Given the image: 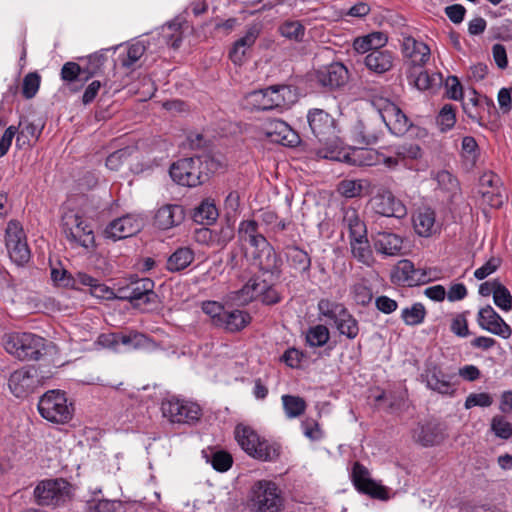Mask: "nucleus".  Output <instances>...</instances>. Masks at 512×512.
<instances>
[{
	"label": "nucleus",
	"instance_id": "10",
	"mask_svg": "<svg viewBox=\"0 0 512 512\" xmlns=\"http://www.w3.org/2000/svg\"><path fill=\"white\" fill-rule=\"evenodd\" d=\"M34 496L39 505L58 506L69 499L70 485L63 479L43 480L36 486Z\"/></svg>",
	"mask_w": 512,
	"mask_h": 512
},
{
	"label": "nucleus",
	"instance_id": "19",
	"mask_svg": "<svg viewBox=\"0 0 512 512\" xmlns=\"http://www.w3.org/2000/svg\"><path fill=\"white\" fill-rule=\"evenodd\" d=\"M383 119V125L396 135H404L411 127V122L402 110L394 103L384 100L383 106L378 109Z\"/></svg>",
	"mask_w": 512,
	"mask_h": 512
},
{
	"label": "nucleus",
	"instance_id": "3",
	"mask_svg": "<svg viewBox=\"0 0 512 512\" xmlns=\"http://www.w3.org/2000/svg\"><path fill=\"white\" fill-rule=\"evenodd\" d=\"M235 438L241 448L254 459L272 462L278 459L281 453V446L261 437L249 426L237 425Z\"/></svg>",
	"mask_w": 512,
	"mask_h": 512
},
{
	"label": "nucleus",
	"instance_id": "33",
	"mask_svg": "<svg viewBox=\"0 0 512 512\" xmlns=\"http://www.w3.org/2000/svg\"><path fill=\"white\" fill-rule=\"evenodd\" d=\"M413 225L418 235L431 236L436 231L434 211L430 208L419 209L413 217Z\"/></svg>",
	"mask_w": 512,
	"mask_h": 512
},
{
	"label": "nucleus",
	"instance_id": "14",
	"mask_svg": "<svg viewBox=\"0 0 512 512\" xmlns=\"http://www.w3.org/2000/svg\"><path fill=\"white\" fill-rule=\"evenodd\" d=\"M118 297L131 302L134 306H140L154 302L157 296L154 292V282L149 278H142L120 287Z\"/></svg>",
	"mask_w": 512,
	"mask_h": 512
},
{
	"label": "nucleus",
	"instance_id": "58",
	"mask_svg": "<svg viewBox=\"0 0 512 512\" xmlns=\"http://www.w3.org/2000/svg\"><path fill=\"white\" fill-rule=\"evenodd\" d=\"M26 241L23 228L17 221H10L6 228V247H12L13 244H19Z\"/></svg>",
	"mask_w": 512,
	"mask_h": 512
},
{
	"label": "nucleus",
	"instance_id": "49",
	"mask_svg": "<svg viewBox=\"0 0 512 512\" xmlns=\"http://www.w3.org/2000/svg\"><path fill=\"white\" fill-rule=\"evenodd\" d=\"M478 104L479 99L475 90H471L467 97L462 99V108L464 113L473 122L477 123L479 126H483L482 118L477 110Z\"/></svg>",
	"mask_w": 512,
	"mask_h": 512
},
{
	"label": "nucleus",
	"instance_id": "5",
	"mask_svg": "<svg viewBox=\"0 0 512 512\" xmlns=\"http://www.w3.org/2000/svg\"><path fill=\"white\" fill-rule=\"evenodd\" d=\"M249 506L253 512H280L283 508L281 491L274 482L259 480L251 487Z\"/></svg>",
	"mask_w": 512,
	"mask_h": 512
},
{
	"label": "nucleus",
	"instance_id": "45",
	"mask_svg": "<svg viewBox=\"0 0 512 512\" xmlns=\"http://www.w3.org/2000/svg\"><path fill=\"white\" fill-rule=\"evenodd\" d=\"M217 217L218 210L216 206L208 200L202 201L193 214L194 221L201 224H211Z\"/></svg>",
	"mask_w": 512,
	"mask_h": 512
},
{
	"label": "nucleus",
	"instance_id": "24",
	"mask_svg": "<svg viewBox=\"0 0 512 512\" xmlns=\"http://www.w3.org/2000/svg\"><path fill=\"white\" fill-rule=\"evenodd\" d=\"M307 121L312 133L319 141L327 140L335 133V120L326 111L318 108L309 110Z\"/></svg>",
	"mask_w": 512,
	"mask_h": 512
},
{
	"label": "nucleus",
	"instance_id": "54",
	"mask_svg": "<svg viewBox=\"0 0 512 512\" xmlns=\"http://www.w3.org/2000/svg\"><path fill=\"white\" fill-rule=\"evenodd\" d=\"M395 155L401 159L405 164L406 160H416L422 157V150L417 144L406 143L396 146L394 149Z\"/></svg>",
	"mask_w": 512,
	"mask_h": 512
},
{
	"label": "nucleus",
	"instance_id": "12",
	"mask_svg": "<svg viewBox=\"0 0 512 512\" xmlns=\"http://www.w3.org/2000/svg\"><path fill=\"white\" fill-rule=\"evenodd\" d=\"M42 385L38 369L33 366L22 367L10 374L8 387L17 398H25Z\"/></svg>",
	"mask_w": 512,
	"mask_h": 512
},
{
	"label": "nucleus",
	"instance_id": "6",
	"mask_svg": "<svg viewBox=\"0 0 512 512\" xmlns=\"http://www.w3.org/2000/svg\"><path fill=\"white\" fill-rule=\"evenodd\" d=\"M40 415L53 423L64 424L72 419L74 407L60 390L47 391L38 402Z\"/></svg>",
	"mask_w": 512,
	"mask_h": 512
},
{
	"label": "nucleus",
	"instance_id": "13",
	"mask_svg": "<svg viewBox=\"0 0 512 512\" xmlns=\"http://www.w3.org/2000/svg\"><path fill=\"white\" fill-rule=\"evenodd\" d=\"M163 415L173 423L191 424L200 419L201 408L190 401L171 398L162 403Z\"/></svg>",
	"mask_w": 512,
	"mask_h": 512
},
{
	"label": "nucleus",
	"instance_id": "61",
	"mask_svg": "<svg viewBox=\"0 0 512 512\" xmlns=\"http://www.w3.org/2000/svg\"><path fill=\"white\" fill-rule=\"evenodd\" d=\"M493 403V398L490 394L482 392V393H471L467 396L464 407L466 409H471L473 407H489Z\"/></svg>",
	"mask_w": 512,
	"mask_h": 512
},
{
	"label": "nucleus",
	"instance_id": "59",
	"mask_svg": "<svg viewBox=\"0 0 512 512\" xmlns=\"http://www.w3.org/2000/svg\"><path fill=\"white\" fill-rule=\"evenodd\" d=\"M7 250L10 259L18 265L26 263L30 258V250L26 241H22L19 244H13V246L8 247Z\"/></svg>",
	"mask_w": 512,
	"mask_h": 512
},
{
	"label": "nucleus",
	"instance_id": "52",
	"mask_svg": "<svg viewBox=\"0 0 512 512\" xmlns=\"http://www.w3.org/2000/svg\"><path fill=\"white\" fill-rule=\"evenodd\" d=\"M479 193L481 194L483 203L493 208L501 207L507 199L506 194L504 193L501 186L495 187L493 189L479 190Z\"/></svg>",
	"mask_w": 512,
	"mask_h": 512
},
{
	"label": "nucleus",
	"instance_id": "16",
	"mask_svg": "<svg viewBox=\"0 0 512 512\" xmlns=\"http://www.w3.org/2000/svg\"><path fill=\"white\" fill-rule=\"evenodd\" d=\"M234 226L230 221L221 224L217 229L202 227L194 232V240L202 245L223 249L234 238Z\"/></svg>",
	"mask_w": 512,
	"mask_h": 512
},
{
	"label": "nucleus",
	"instance_id": "26",
	"mask_svg": "<svg viewBox=\"0 0 512 512\" xmlns=\"http://www.w3.org/2000/svg\"><path fill=\"white\" fill-rule=\"evenodd\" d=\"M373 246L383 256H396L402 250V238L392 232L379 231L372 236Z\"/></svg>",
	"mask_w": 512,
	"mask_h": 512
},
{
	"label": "nucleus",
	"instance_id": "42",
	"mask_svg": "<svg viewBox=\"0 0 512 512\" xmlns=\"http://www.w3.org/2000/svg\"><path fill=\"white\" fill-rule=\"evenodd\" d=\"M426 309L420 302L412 304L401 311V319L408 326H416L423 323L426 317Z\"/></svg>",
	"mask_w": 512,
	"mask_h": 512
},
{
	"label": "nucleus",
	"instance_id": "53",
	"mask_svg": "<svg viewBox=\"0 0 512 512\" xmlns=\"http://www.w3.org/2000/svg\"><path fill=\"white\" fill-rule=\"evenodd\" d=\"M436 122L442 132L452 129L456 123L454 107L451 104H445L441 108L436 118Z\"/></svg>",
	"mask_w": 512,
	"mask_h": 512
},
{
	"label": "nucleus",
	"instance_id": "2",
	"mask_svg": "<svg viewBox=\"0 0 512 512\" xmlns=\"http://www.w3.org/2000/svg\"><path fill=\"white\" fill-rule=\"evenodd\" d=\"M343 224L349 231V245L352 256L360 263L370 267L375 258L367 238V228L355 209L344 212Z\"/></svg>",
	"mask_w": 512,
	"mask_h": 512
},
{
	"label": "nucleus",
	"instance_id": "51",
	"mask_svg": "<svg viewBox=\"0 0 512 512\" xmlns=\"http://www.w3.org/2000/svg\"><path fill=\"white\" fill-rule=\"evenodd\" d=\"M490 430L497 438L502 440H508L512 437V423L501 415H495L491 419Z\"/></svg>",
	"mask_w": 512,
	"mask_h": 512
},
{
	"label": "nucleus",
	"instance_id": "32",
	"mask_svg": "<svg viewBox=\"0 0 512 512\" xmlns=\"http://www.w3.org/2000/svg\"><path fill=\"white\" fill-rule=\"evenodd\" d=\"M259 35V29L255 26L250 27L245 35L237 40L230 51V59L235 64H241L244 60L247 49L256 41Z\"/></svg>",
	"mask_w": 512,
	"mask_h": 512
},
{
	"label": "nucleus",
	"instance_id": "57",
	"mask_svg": "<svg viewBox=\"0 0 512 512\" xmlns=\"http://www.w3.org/2000/svg\"><path fill=\"white\" fill-rule=\"evenodd\" d=\"M202 311L207 314L216 327H219L225 312L224 306L216 301H205L202 303Z\"/></svg>",
	"mask_w": 512,
	"mask_h": 512
},
{
	"label": "nucleus",
	"instance_id": "20",
	"mask_svg": "<svg viewBox=\"0 0 512 512\" xmlns=\"http://www.w3.org/2000/svg\"><path fill=\"white\" fill-rule=\"evenodd\" d=\"M142 227L141 218L128 214L111 221L105 228L104 234L106 238L118 241L137 234Z\"/></svg>",
	"mask_w": 512,
	"mask_h": 512
},
{
	"label": "nucleus",
	"instance_id": "38",
	"mask_svg": "<svg viewBox=\"0 0 512 512\" xmlns=\"http://www.w3.org/2000/svg\"><path fill=\"white\" fill-rule=\"evenodd\" d=\"M194 260V252L188 247L178 248L167 260V268L172 272L188 267Z\"/></svg>",
	"mask_w": 512,
	"mask_h": 512
},
{
	"label": "nucleus",
	"instance_id": "31",
	"mask_svg": "<svg viewBox=\"0 0 512 512\" xmlns=\"http://www.w3.org/2000/svg\"><path fill=\"white\" fill-rule=\"evenodd\" d=\"M388 37L383 32H372L362 37H358L353 42V48L356 52L364 54L369 51H375L385 46Z\"/></svg>",
	"mask_w": 512,
	"mask_h": 512
},
{
	"label": "nucleus",
	"instance_id": "18",
	"mask_svg": "<svg viewBox=\"0 0 512 512\" xmlns=\"http://www.w3.org/2000/svg\"><path fill=\"white\" fill-rule=\"evenodd\" d=\"M253 258L259 270L269 274L271 280L279 278L282 260L268 241L255 248Z\"/></svg>",
	"mask_w": 512,
	"mask_h": 512
},
{
	"label": "nucleus",
	"instance_id": "23",
	"mask_svg": "<svg viewBox=\"0 0 512 512\" xmlns=\"http://www.w3.org/2000/svg\"><path fill=\"white\" fill-rule=\"evenodd\" d=\"M426 386L442 395H453L455 387L451 382V376L444 373L440 367L428 364L421 375Z\"/></svg>",
	"mask_w": 512,
	"mask_h": 512
},
{
	"label": "nucleus",
	"instance_id": "47",
	"mask_svg": "<svg viewBox=\"0 0 512 512\" xmlns=\"http://www.w3.org/2000/svg\"><path fill=\"white\" fill-rule=\"evenodd\" d=\"M120 345L127 347L128 349H140L148 346L151 343V339L146 335L137 332L129 331L128 333H120Z\"/></svg>",
	"mask_w": 512,
	"mask_h": 512
},
{
	"label": "nucleus",
	"instance_id": "62",
	"mask_svg": "<svg viewBox=\"0 0 512 512\" xmlns=\"http://www.w3.org/2000/svg\"><path fill=\"white\" fill-rule=\"evenodd\" d=\"M352 294L356 303L362 306L369 304L373 298L371 289L362 282L353 285Z\"/></svg>",
	"mask_w": 512,
	"mask_h": 512
},
{
	"label": "nucleus",
	"instance_id": "34",
	"mask_svg": "<svg viewBox=\"0 0 512 512\" xmlns=\"http://www.w3.org/2000/svg\"><path fill=\"white\" fill-rule=\"evenodd\" d=\"M408 77L418 90H433L442 82V76L438 73L429 74L421 68L410 69Z\"/></svg>",
	"mask_w": 512,
	"mask_h": 512
},
{
	"label": "nucleus",
	"instance_id": "43",
	"mask_svg": "<svg viewBox=\"0 0 512 512\" xmlns=\"http://www.w3.org/2000/svg\"><path fill=\"white\" fill-rule=\"evenodd\" d=\"M369 187L367 180H342L338 185V192L346 198L358 197Z\"/></svg>",
	"mask_w": 512,
	"mask_h": 512
},
{
	"label": "nucleus",
	"instance_id": "64",
	"mask_svg": "<svg viewBox=\"0 0 512 512\" xmlns=\"http://www.w3.org/2000/svg\"><path fill=\"white\" fill-rule=\"evenodd\" d=\"M120 507V504L110 500H99L97 502L92 501L88 503L86 512H116V508Z\"/></svg>",
	"mask_w": 512,
	"mask_h": 512
},
{
	"label": "nucleus",
	"instance_id": "22",
	"mask_svg": "<svg viewBox=\"0 0 512 512\" xmlns=\"http://www.w3.org/2000/svg\"><path fill=\"white\" fill-rule=\"evenodd\" d=\"M477 322L483 330H486L503 339H508L512 335L511 327L490 305H487L479 310Z\"/></svg>",
	"mask_w": 512,
	"mask_h": 512
},
{
	"label": "nucleus",
	"instance_id": "40",
	"mask_svg": "<svg viewBox=\"0 0 512 512\" xmlns=\"http://www.w3.org/2000/svg\"><path fill=\"white\" fill-rule=\"evenodd\" d=\"M41 134V128L30 122H20V131L16 137V145L19 148L30 146Z\"/></svg>",
	"mask_w": 512,
	"mask_h": 512
},
{
	"label": "nucleus",
	"instance_id": "60",
	"mask_svg": "<svg viewBox=\"0 0 512 512\" xmlns=\"http://www.w3.org/2000/svg\"><path fill=\"white\" fill-rule=\"evenodd\" d=\"M40 86V76L37 73H29L23 79L22 93L26 99L33 98Z\"/></svg>",
	"mask_w": 512,
	"mask_h": 512
},
{
	"label": "nucleus",
	"instance_id": "27",
	"mask_svg": "<svg viewBox=\"0 0 512 512\" xmlns=\"http://www.w3.org/2000/svg\"><path fill=\"white\" fill-rule=\"evenodd\" d=\"M317 79L323 86L337 88L346 83L348 71L342 63L335 62L319 69Z\"/></svg>",
	"mask_w": 512,
	"mask_h": 512
},
{
	"label": "nucleus",
	"instance_id": "55",
	"mask_svg": "<svg viewBox=\"0 0 512 512\" xmlns=\"http://www.w3.org/2000/svg\"><path fill=\"white\" fill-rule=\"evenodd\" d=\"M279 31L282 36L296 41L302 40L305 34V28L299 21H287L280 26Z\"/></svg>",
	"mask_w": 512,
	"mask_h": 512
},
{
	"label": "nucleus",
	"instance_id": "15",
	"mask_svg": "<svg viewBox=\"0 0 512 512\" xmlns=\"http://www.w3.org/2000/svg\"><path fill=\"white\" fill-rule=\"evenodd\" d=\"M371 206L375 213L384 217L404 218L407 209L401 200L385 188H381L371 199Z\"/></svg>",
	"mask_w": 512,
	"mask_h": 512
},
{
	"label": "nucleus",
	"instance_id": "41",
	"mask_svg": "<svg viewBox=\"0 0 512 512\" xmlns=\"http://www.w3.org/2000/svg\"><path fill=\"white\" fill-rule=\"evenodd\" d=\"M146 46L143 42L137 41L127 46L126 52L119 56L123 67L133 68L140 58L144 55Z\"/></svg>",
	"mask_w": 512,
	"mask_h": 512
},
{
	"label": "nucleus",
	"instance_id": "8",
	"mask_svg": "<svg viewBox=\"0 0 512 512\" xmlns=\"http://www.w3.org/2000/svg\"><path fill=\"white\" fill-rule=\"evenodd\" d=\"M62 231L72 246H80L85 249L95 245L94 232L90 224L78 213L66 212L62 216Z\"/></svg>",
	"mask_w": 512,
	"mask_h": 512
},
{
	"label": "nucleus",
	"instance_id": "48",
	"mask_svg": "<svg viewBox=\"0 0 512 512\" xmlns=\"http://www.w3.org/2000/svg\"><path fill=\"white\" fill-rule=\"evenodd\" d=\"M330 338L329 329L322 324L310 327L306 334V341L311 347H322Z\"/></svg>",
	"mask_w": 512,
	"mask_h": 512
},
{
	"label": "nucleus",
	"instance_id": "4",
	"mask_svg": "<svg viewBox=\"0 0 512 512\" xmlns=\"http://www.w3.org/2000/svg\"><path fill=\"white\" fill-rule=\"evenodd\" d=\"M3 346L19 360H38L45 349V339L32 333H9L3 337Z\"/></svg>",
	"mask_w": 512,
	"mask_h": 512
},
{
	"label": "nucleus",
	"instance_id": "11",
	"mask_svg": "<svg viewBox=\"0 0 512 512\" xmlns=\"http://www.w3.org/2000/svg\"><path fill=\"white\" fill-rule=\"evenodd\" d=\"M383 127L380 112L378 109H372L356 121L352 127V134L358 143L370 145L376 143L382 136Z\"/></svg>",
	"mask_w": 512,
	"mask_h": 512
},
{
	"label": "nucleus",
	"instance_id": "63",
	"mask_svg": "<svg viewBox=\"0 0 512 512\" xmlns=\"http://www.w3.org/2000/svg\"><path fill=\"white\" fill-rule=\"evenodd\" d=\"M164 38L167 41V44H169L173 48H178L181 41L182 36L180 32V24L179 23H169L164 28Z\"/></svg>",
	"mask_w": 512,
	"mask_h": 512
},
{
	"label": "nucleus",
	"instance_id": "28",
	"mask_svg": "<svg viewBox=\"0 0 512 512\" xmlns=\"http://www.w3.org/2000/svg\"><path fill=\"white\" fill-rule=\"evenodd\" d=\"M184 218L185 212L182 206L167 204L157 210L154 222L158 228L168 230L180 225Z\"/></svg>",
	"mask_w": 512,
	"mask_h": 512
},
{
	"label": "nucleus",
	"instance_id": "35",
	"mask_svg": "<svg viewBox=\"0 0 512 512\" xmlns=\"http://www.w3.org/2000/svg\"><path fill=\"white\" fill-rule=\"evenodd\" d=\"M238 237L241 242L248 243L256 248L266 242L267 239L258 231V223L255 220H243L239 224Z\"/></svg>",
	"mask_w": 512,
	"mask_h": 512
},
{
	"label": "nucleus",
	"instance_id": "46",
	"mask_svg": "<svg viewBox=\"0 0 512 512\" xmlns=\"http://www.w3.org/2000/svg\"><path fill=\"white\" fill-rule=\"evenodd\" d=\"M416 268L414 264L407 259L401 260L394 272V277L397 279L398 282L403 283L408 286H415L414 279L416 277Z\"/></svg>",
	"mask_w": 512,
	"mask_h": 512
},
{
	"label": "nucleus",
	"instance_id": "1",
	"mask_svg": "<svg viewBox=\"0 0 512 512\" xmlns=\"http://www.w3.org/2000/svg\"><path fill=\"white\" fill-rule=\"evenodd\" d=\"M220 168V163L209 155L179 159L170 167V176L179 185L196 187L208 180Z\"/></svg>",
	"mask_w": 512,
	"mask_h": 512
},
{
	"label": "nucleus",
	"instance_id": "56",
	"mask_svg": "<svg viewBox=\"0 0 512 512\" xmlns=\"http://www.w3.org/2000/svg\"><path fill=\"white\" fill-rule=\"evenodd\" d=\"M493 301L498 308L505 312L512 310V295L503 284L496 285Z\"/></svg>",
	"mask_w": 512,
	"mask_h": 512
},
{
	"label": "nucleus",
	"instance_id": "30",
	"mask_svg": "<svg viewBox=\"0 0 512 512\" xmlns=\"http://www.w3.org/2000/svg\"><path fill=\"white\" fill-rule=\"evenodd\" d=\"M394 56L388 50H375L370 52L364 60L366 67L377 74H383L393 67Z\"/></svg>",
	"mask_w": 512,
	"mask_h": 512
},
{
	"label": "nucleus",
	"instance_id": "21",
	"mask_svg": "<svg viewBox=\"0 0 512 512\" xmlns=\"http://www.w3.org/2000/svg\"><path fill=\"white\" fill-rule=\"evenodd\" d=\"M263 134L272 142L295 147L300 143L299 135L284 121L273 119L262 126Z\"/></svg>",
	"mask_w": 512,
	"mask_h": 512
},
{
	"label": "nucleus",
	"instance_id": "25",
	"mask_svg": "<svg viewBox=\"0 0 512 512\" xmlns=\"http://www.w3.org/2000/svg\"><path fill=\"white\" fill-rule=\"evenodd\" d=\"M402 53L409 60L411 69L422 68L430 59V48L411 36L402 40Z\"/></svg>",
	"mask_w": 512,
	"mask_h": 512
},
{
	"label": "nucleus",
	"instance_id": "39",
	"mask_svg": "<svg viewBox=\"0 0 512 512\" xmlns=\"http://www.w3.org/2000/svg\"><path fill=\"white\" fill-rule=\"evenodd\" d=\"M266 287V280L260 281L257 278H251L239 291L236 293V299L242 303L247 304L254 299L259 298L261 291Z\"/></svg>",
	"mask_w": 512,
	"mask_h": 512
},
{
	"label": "nucleus",
	"instance_id": "7",
	"mask_svg": "<svg viewBox=\"0 0 512 512\" xmlns=\"http://www.w3.org/2000/svg\"><path fill=\"white\" fill-rule=\"evenodd\" d=\"M319 315L333 321L341 335L348 339H355L359 333L357 320L349 313L347 308L341 304L328 299H321L318 302Z\"/></svg>",
	"mask_w": 512,
	"mask_h": 512
},
{
	"label": "nucleus",
	"instance_id": "36",
	"mask_svg": "<svg viewBox=\"0 0 512 512\" xmlns=\"http://www.w3.org/2000/svg\"><path fill=\"white\" fill-rule=\"evenodd\" d=\"M250 320V315L244 311L238 309L225 310L219 328L229 332H237L246 327Z\"/></svg>",
	"mask_w": 512,
	"mask_h": 512
},
{
	"label": "nucleus",
	"instance_id": "17",
	"mask_svg": "<svg viewBox=\"0 0 512 512\" xmlns=\"http://www.w3.org/2000/svg\"><path fill=\"white\" fill-rule=\"evenodd\" d=\"M351 478L355 488L359 492L380 500L388 499V493L385 487L371 479L368 469L359 462L354 463Z\"/></svg>",
	"mask_w": 512,
	"mask_h": 512
},
{
	"label": "nucleus",
	"instance_id": "29",
	"mask_svg": "<svg viewBox=\"0 0 512 512\" xmlns=\"http://www.w3.org/2000/svg\"><path fill=\"white\" fill-rule=\"evenodd\" d=\"M413 437L416 442L428 447L440 444L444 440L445 435L439 424L426 423L415 430Z\"/></svg>",
	"mask_w": 512,
	"mask_h": 512
},
{
	"label": "nucleus",
	"instance_id": "44",
	"mask_svg": "<svg viewBox=\"0 0 512 512\" xmlns=\"http://www.w3.org/2000/svg\"><path fill=\"white\" fill-rule=\"evenodd\" d=\"M108 50H100L87 57V65L83 67L85 73V80L97 75L102 71V68L107 61Z\"/></svg>",
	"mask_w": 512,
	"mask_h": 512
},
{
	"label": "nucleus",
	"instance_id": "9",
	"mask_svg": "<svg viewBox=\"0 0 512 512\" xmlns=\"http://www.w3.org/2000/svg\"><path fill=\"white\" fill-rule=\"evenodd\" d=\"M291 97V89L282 85L252 91L246 96V101L257 110H271L288 106L292 102Z\"/></svg>",
	"mask_w": 512,
	"mask_h": 512
},
{
	"label": "nucleus",
	"instance_id": "50",
	"mask_svg": "<svg viewBox=\"0 0 512 512\" xmlns=\"http://www.w3.org/2000/svg\"><path fill=\"white\" fill-rule=\"evenodd\" d=\"M287 257L289 263L294 269L300 272H306L310 269L311 259L307 252L297 247H293L289 249Z\"/></svg>",
	"mask_w": 512,
	"mask_h": 512
},
{
	"label": "nucleus",
	"instance_id": "37",
	"mask_svg": "<svg viewBox=\"0 0 512 512\" xmlns=\"http://www.w3.org/2000/svg\"><path fill=\"white\" fill-rule=\"evenodd\" d=\"M282 407L287 419L302 416L307 408L304 398L296 395L284 394L281 396Z\"/></svg>",
	"mask_w": 512,
	"mask_h": 512
}]
</instances>
